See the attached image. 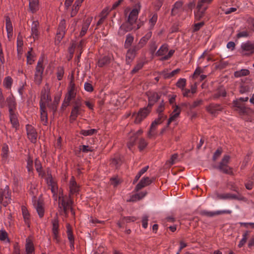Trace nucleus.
Returning a JSON list of instances; mask_svg holds the SVG:
<instances>
[{
	"label": "nucleus",
	"mask_w": 254,
	"mask_h": 254,
	"mask_svg": "<svg viewBox=\"0 0 254 254\" xmlns=\"http://www.w3.org/2000/svg\"><path fill=\"white\" fill-rule=\"evenodd\" d=\"M35 209L40 217H42L44 214V208L42 202L38 201L35 205Z\"/></svg>",
	"instance_id": "34"
},
{
	"label": "nucleus",
	"mask_w": 254,
	"mask_h": 254,
	"mask_svg": "<svg viewBox=\"0 0 254 254\" xmlns=\"http://www.w3.org/2000/svg\"><path fill=\"white\" fill-rule=\"evenodd\" d=\"M47 106L49 109V110L53 112V114L56 113L58 105L53 103L52 104H48Z\"/></svg>",
	"instance_id": "64"
},
{
	"label": "nucleus",
	"mask_w": 254,
	"mask_h": 254,
	"mask_svg": "<svg viewBox=\"0 0 254 254\" xmlns=\"http://www.w3.org/2000/svg\"><path fill=\"white\" fill-rule=\"evenodd\" d=\"M207 7H200L197 8V11L194 13L195 17L196 19L199 20L203 16Z\"/></svg>",
	"instance_id": "38"
},
{
	"label": "nucleus",
	"mask_w": 254,
	"mask_h": 254,
	"mask_svg": "<svg viewBox=\"0 0 254 254\" xmlns=\"http://www.w3.org/2000/svg\"><path fill=\"white\" fill-rule=\"evenodd\" d=\"M157 20V14H154L149 21V24L150 28H152L155 24Z\"/></svg>",
	"instance_id": "60"
},
{
	"label": "nucleus",
	"mask_w": 254,
	"mask_h": 254,
	"mask_svg": "<svg viewBox=\"0 0 254 254\" xmlns=\"http://www.w3.org/2000/svg\"><path fill=\"white\" fill-rule=\"evenodd\" d=\"M21 210L24 221L25 223L29 226L30 218L29 212L26 207L25 206H21Z\"/></svg>",
	"instance_id": "31"
},
{
	"label": "nucleus",
	"mask_w": 254,
	"mask_h": 254,
	"mask_svg": "<svg viewBox=\"0 0 254 254\" xmlns=\"http://www.w3.org/2000/svg\"><path fill=\"white\" fill-rule=\"evenodd\" d=\"M67 91L68 92H75L76 93V89L75 87V85L74 84V82L73 81V78L72 77L71 79L70 80V81L69 84V86L68 87Z\"/></svg>",
	"instance_id": "54"
},
{
	"label": "nucleus",
	"mask_w": 254,
	"mask_h": 254,
	"mask_svg": "<svg viewBox=\"0 0 254 254\" xmlns=\"http://www.w3.org/2000/svg\"><path fill=\"white\" fill-rule=\"evenodd\" d=\"M50 88L49 85L48 84H46L41 91V101L40 103V106L41 103L46 106V103L51 101V98L50 95Z\"/></svg>",
	"instance_id": "8"
},
{
	"label": "nucleus",
	"mask_w": 254,
	"mask_h": 254,
	"mask_svg": "<svg viewBox=\"0 0 254 254\" xmlns=\"http://www.w3.org/2000/svg\"><path fill=\"white\" fill-rule=\"evenodd\" d=\"M10 194L9 192V187L6 185L3 190H0V203L6 206L10 202Z\"/></svg>",
	"instance_id": "9"
},
{
	"label": "nucleus",
	"mask_w": 254,
	"mask_h": 254,
	"mask_svg": "<svg viewBox=\"0 0 254 254\" xmlns=\"http://www.w3.org/2000/svg\"><path fill=\"white\" fill-rule=\"evenodd\" d=\"M168 51V46L166 44H164L159 49L156 54L158 56L164 57L167 55Z\"/></svg>",
	"instance_id": "35"
},
{
	"label": "nucleus",
	"mask_w": 254,
	"mask_h": 254,
	"mask_svg": "<svg viewBox=\"0 0 254 254\" xmlns=\"http://www.w3.org/2000/svg\"><path fill=\"white\" fill-rule=\"evenodd\" d=\"M250 74V71L247 69H242L236 71L234 73L236 77H240L248 75Z\"/></svg>",
	"instance_id": "39"
},
{
	"label": "nucleus",
	"mask_w": 254,
	"mask_h": 254,
	"mask_svg": "<svg viewBox=\"0 0 254 254\" xmlns=\"http://www.w3.org/2000/svg\"><path fill=\"white\" fill-rule=\"evenodd\" d=\"M63 22H64V20L63 21ZM64 23H63V22H61L59 28H58V31L57 33L56 36V40L58 41L59 42H60L61 40L62 39V38L64 37V29L65 27L64 26Z\"/></svg>",
	"instance_id": "29"
},
{
	"label": "nucleus",
	"mask_w": 254,
	"mask_h": 254,
	"mask_svg": "<svg viewBox=\"0 0 254 254\" xmlns=\"http://www.w3.org/2000/svg\"><path fill=\"white\" fill-rule=\"evenodd\" d=\"M85 90L88 92H91L93 91V87L90 83L85 82L84 84Z\"/></svg>",
	"instance_id": "61"
},
{
	"label": "nucleus",
	"mask_w": 254,
	"mask_h": 254,
	"mask_svg": "<svg viewBox=\"0 0 254 254\" xmlns=\"http://www.w3.org/2000/svg\"><path fill=\"white\" fill-rule=\"evenodd\" d=\"M186 85V79L185 78H180L176 83V86L182 90H184Z\"/></svg>",
	"instance_id": "53"
},
{
	"label": "nucleus",
	"mask_w": 254,
	"mask_h": 254,
	"mask_svg": "<svg viewBox=\"0 0 254 254\" xmlns=\"http://www.w3.org/2000/svg\"><path fill=\"white\" fill-rule=\"evenodd\" d=\"M157 126H156V122H153L151 125L150 129L147 133V136L149 138H155L157 135L156 128Z\"/></svg>",
	"instance_id": "28"
},
{
	"label": "nucleus",
	"mask_w": 254,
	"mask_h": 254,
	"mask_svg": "<svg viewBox=\"0 0 254 254\" xmlns=\"http://www.w3.org/2000/svg\"><path fill=\"white\" fill-rule=\"evenodd\" d=\"M27 134L28 138L32 142H35L37 139V132L33 127L30 125L26 126Z\"/></svg>",
	"instance_id": "15"
},
{
	"label": "nucleus",
	"mask_w": 254,
	"mask_h": 254,
	"mask_svg": "<svg viewBox=\"0 0 254 254\" xmlns=\"http://www.w3.org/2000/svg\"><path fill=\"white\" fill-rule=\"evenodd\" d=\"M0 240L6 243L9 242L7 233L4 229L0 231Z\"/></svg>",
	"instance_id": "45"
},
{
	"label": "nucleus",
	"mask_w": 254,
	"mask_h": 254,
	"mask_svg": "<svg viewBox=\"0 0 254 254\" xmlns=\"http://www.w3.org/2000/svg\"><path fill=\"white\" fill-rule=\"evenodd\" d=\"M148 169V166H146L143 168H142L140 171L138 173V174L136 175L134 180L133 181V183L134 184L136 183L138 179L140 178V177L145 173L147 171V170Z\"/></svg>",
	"instance_id": "46"
},
{
	"label": "nucleus",
	"mask_w": 254,
	"mask_h": 254,
	"mask_svg": "<svg viewBox=\"0 0 254 254\" xmlns=\"http://www.w3.org/2000/svg\"><path fill=\"white\" fill-rule=\"evenodd\" d=\"M68 187L70 193L72 194L77 193L80 190V186L73 177H72L69 180Z\"/></svg>",
	"instance_id": "13"
},
{
	"label": "nucleus",
	"mask_w": 254,
	"mask_h": 254,
	"mask_svg": "<svg viewBox=\"0 0 254 254\" xmlns=\"http://www.w3.org/2000/svg\"><path fill=\"white\" fill-rule=\"evenodd\" d=\"M110 62V58L108 56H104L98 60L97 65L99 67H102L109 64Z\"/></svg>",
	"instance_id": "33"
},
{
	"label": "nucleus",
	"mask_w": 254,
	"mask_h": 254,
	"mask_svg": "<svg viewBox=\"0 0 254 254\" xmlns=\"http://www.w3.org/2000/svg\"><path fill=\"white\" fill-rule=\"evenodd\" d=\"M35 166L36 171L39 174V175L41 176V177H43L44 175V173L42 170V165L41 164L40 162L37 159H36L35 161Z\"/></svg>",
	"instance_id": "40"
},
{
	"label": "nucleus",
	"mask_w": 254,
	"mask_h": 254,
	"mask_svg": "<svg viewBox=\"0 0 254 254\" xmlns=\"http://www.w3.org/2000/svg\"><path fill=\"white\" fill-rule=\"evenodd\" d=\"M9 114L10 121L12 127L17 129L19 127V121L18 119V114L15 112H13Z\"/></svg>",
	"instance_id": "23"
},
{
	"label": "nucleus",
	"mask_w": 254,
	"mask_h": 254,
	"mask_svg": "<svg viewBox=\"0 0 254 254\" xmlns=\"http://www.w3.org/2000/svg\"><path fill=\"white\" fill-rule=\"evenodd\" d=\"M52 224H53V228H52L53 232H58V229H59L58 221L56 219H54L52 221Z\"/></svg>",
	"instance_id": "63"
},
{
	"label": "nucleus",
	"mask_w": 254,
	"mask_h": 254,
	"mask_svg": "<svg viewBox=\"0 0 254 254\" xmlns=\"http://www.w3.org/2000/svg\"><path fill=\"white\" fill-rule=\"evenodd\" d=\"M90 21L89 20H86L83 24L81 32L80 33V36H84L87 32L89 26L90 25Z\"/></svg>",
	"instance_id": "43"
},
{
	"label": "nucleus",
	"mask_w": 254,
	"mask_h": 254,
	"mask_svg": "<svg viewBox=\"0 0 254 254\" xmlns=\"http://www.w3.org/2000/svg\"><path fill=\"white\" fill-rule=\"evenodd\" d=\"M13 80L10 76H6L4 78L3 81V86L7 89H10L11 87Z\"/></svg>",
	"instance_id": "37"
},
{
	"label": "nucleus",
	"mask_w": 254,
	"mask_h": 254,
	"mask_svg": "<svg viewBox=\"0 0 254 254\" xmlns=\"http://www.w3.org/2000/svg\"><path fill=\"white\" fill-rule=\"evenodd\" d=\"M181 109L178 105H175V108L171 114V116L169 119L167 123V126H169L170 123L176 120L179 117L181 113Z\"/></svg>",
	"instance_id": "19"
},
{
	"label": "nucleus",
	"mask_w": 254,
	"mask_h": 254,
	"mask_svg": "<svg viewBox=\"0 0 254 254\" xmlns=\"http://www.w3.org/2000/svg\"><path fill=\"white\" fill-rule=\"evenodd\" d=\"M152 36V33L151 32H149L145 34L144 36L142 37L138 44L135 46L136 50H139L141 48H143L147 43L148 41L150 39Z\"/></svg>",
	"instance_id": "17"
},
{
	"label": "nucleus",
	"mask_w": 254,
	"mask_h": 254,
	"mask_svg": "<svg viewBox=\"0 0 254 254\" xmlns=\"http://www.w3.org/2000/svg\"><path fill=\"white\" fill-rule=\"evenodd\" d=\"M134 38L130 34L127 35L125 43V47L126 48H128L130 47L133 41Z\"/></svg>",
	"instance_id": "42"
},
{
	"label": "nucleus",
	"mask_w": 254,
	"mask_h": 254,
	"mask_svg": "<svg viewBox=\"0 0 254 254\" xmlns=\"http://www.w3.org/2000/svg\"><path fill=\"white\" fill-rule=\"evenodd\" d=\"M67 235L68 239L70 242V246L71 249H74V237L72 233L71 227L69 225H67Z\"/></svg>",
	"instance_id": "32"
},
{
	"label": "nucleus",
	"mask_w": 254,
	"mask_h": 254,
	"mask_svg": "<svg viewBox=\"0 0 254 254\" xmlns=\"http://www.w3.org/2000/svg\"><path fill=\"white\" fill-rule=\"evenodd\" d=\"M148 143L144 138H140L138 142V148L139 150H143L147 145Z\"/></svg>",
	"instance_id": "56"
},
{
	"label": "nucleus",
	"mask_w": 254,
	"mask_h": 254,
	"mask_svg": "<svg viewBox=\"0 0 254 254\" xmlns=\"http://www.w3.org/2000/svg\"><path fill=\"white\" fill-rule=\"evenodd\" d=\"M137 51L135 47L127 50L126 54V62L127 64H129L134 59Z\"/></svg>",
	"instance_id": "20"
},
{
	"label": "nucleus",
	"mask_w": 254,
	"mask_h": 254,
	"mask_svg": "<svg viewBox=\"0 0 254 254\" xmlns=\"http://www.w3.org/2000/svg\"><path fill=\"white\" fill-rule=\"evenodd\" d=\"M211 1H212L211 0H198L197 8H199L200 7H204V4H209Z\"/></svg>",
	"instance_id": "59"
},
{
	"label": "nucleus",
	"mask_w": 254,
	"mask_h": 254,
	"mask_svg": "<svg viewBox=\"0 0 254 254\" xmlns=\"http://www.w3.org/2000/svg\"><path fill=\"white\" fill-rule=\"evenodd\" d=\"M151 182L152 181L149 177H144L142 178L135 187L136 190L138 191L143 187L150 185Z\"/></svg>",
	"instance_id": "24"
},
{
	"label": "nucleus",
	"mask_w": 254,
	"mask_h": 254,
	"mask_svg": "<svg viewBox=\"0 0 254 254\" xmlns=\"http://www.w3.org/2000/svg\"><path fill=\"white\" fill-rule=\"evenodd\" d=\"M44 69L43 59H40L37 63L34 74V82L38 85H40L42 82Z\"/></svg>",
	"instance_id": "5"
},
{
	"label": "nucleus",
	"mask_w": 254,
	"mask_h": 254,
	"mask_svg": "<svg viewBox=\"0 0 254 254\" xmlns=\"http://www.w3.org/2000/svg\"><path fill=\"white\" fill-rule=\"evenodd\" d=\"M76 93L67 91L66 94L64 101L61 106V109L64 110L67 106L69 105L70 102L71 100L75 98L76 96Z\"/></svg>",
	"instance_id": "10"
},
{
	"label": "nucleus",
	"mask_w": 254,
	"mask_h": 254,
	"mask_svg": "<svg viewBox=\"0 0 254 254\" xmlns=\"http://www.w3.org/2000/svg\"><path fill=\"white\" fill-rule=\"evenodd\" d=\"M5 21L6 32H13L12 25L11 22L10 18L8 16L6 17Z\"/></svg>",
	"instance_id": "52"
},
{
	"label": "nucleus",
	"mask_w": 254,
	"mask_h": 254,
	"mask_svg": "<svg viewBox=\"0 0 254 254\" xmlns=\"http://www.w3.org/2000/svg\"><path fill=\"white\" fill-rule=\"evenodd\" d=\"M132 25L131 23H129L128 21L127 22L122 24L119 29V34L121 36L124 35L126 32L135 28Z\"/></svg>",
	"instance_id": "16"
},
{
	"label": "nucleus",
	"mask_w": 254,
	"mask_h": 254,
	"mask_svg": "<svg viewBox=\"0 0 254 254\" xmlns=\"http://www.w3.org/2000/svg\"><path fill=\"white\" fill-rule=\"evenodd\" d=\"M39 23L38 21H34L31 24L30 38H32L34 41L38 38L39 35Z\"/></svg>",
	"instance_id": "11"
},
{
	"label": "nucleus",
	"mask_w": 254,
	"mask_h": 254,
	"mask_svg": "<svg viewBox=\"0 0 254 254\" xmlns=\"http://www.w3.org/2000/svg\"><path fill=\"white\" fill-rule=\"evenodd\" d=\"M249 36V33L247 30L239 31L238 32V33L237 34V37L238 38H243V37H248Z\"/></svg>",
	"instance_id": "62"
},
{
	"label": "nucleus",
	"mask_w": 254,
	"mask_h": 254,
	"mask_svg": "<svg viewBox=\"0 0 254 254\" xmlns=\"http://www.w3.org/2000/svg\"><path fill=\"white\" fill-rule=\"evenodd\" d=\"M23 45V42L22 38L21 37L18 36L17 39V51L18 53L22 51Z\"/></svg>",
	"instance_id": "49"
},
{
	"label": "nucleus",
	"mask_w": 254,
	"mask_h": 254,
	"mask_svg": "<svg viewBox=\"0 0 254 254\" xmlns=\"http://www.w3.org/2000/svg\"><path fill=\"white\" fill-rule=\"evenodd\" d=\"M41 111V122L44 125H46L48 121L47 113L46 111L45 105L41 103L40 106Z\"/></svg>",
	"instance_id": "26"
},
{
	"label": "nucleus",
	"mask_w": 254,
	"mask_h": 254,
	"mask_svg": "<svg viewBox=\"0 0 254 254\" xmlns=\"http://www.w3.org/2000/svg\"><path fill=\"white\" fill-rule=\"evenodd\" d=\"M26 254H35L34 245L30 239H27L25 244Z\"/></svg>",
	"instance_id": "27"
},
{
	"label": "nucleus",
	"mask_w": 254,
	"mask_h": 254,
	"mask_svg": "<svg viewBox=\"0 0 254 254\" xmlns=\"http://www.w3.org/2000/svg\"><path fill=\"white\" fill-rule=\"evenodd\" d=\"M9 113L15 112L16 109V103L14 97L11 95L6 99Z\"/></svg>",
	"instance_id": "14"
},
{
	"label": "nucleus",
	"mask_w": 254,
	"mask_h": 254,
	"mask_svg": "<svg viewBox=\"0 0 254 254\" xmlns=\"http://www.w3.org/2000/svg\"><path fill=\"white\" fill-rule=\"evenodd\" d=\"M230 157L229 155H225L220 162L218 169L224 173L232 175V168L228 165Z\"/></svg>",
	"instance_id": "4"
},
{
	"label": "nucleus",
	"mask_w": 254,
	"mask_h": 254,
	"mask_svg": "<svg viewBox=\"0 0 254 254\" xmlns=\"http://www.w3.org/2000/svg\"><path fill=\"white\" fill-rule=\"evenodd\" d=\"M29 6L31 12H36L39 9V0H29Z\"/></svg>",
	"instance_id": "30"
},
{
	"label": "nucleus",
	"mask_w": 254,
	"mask_h": 254,
	"mask_svg": "<svg viewBox=\"0 0 254 254\" xmlns=\"http://www.w3.org/2000/svg\"><path fill=\"white\" fill-rule=\"evenodd\" d=\"M232 211L230 210H217L215 211H203L202 214L209 217H212L215 215H221L223 214H231Z\"/></svg>",
	"instance_id": "22"
},
{
	"label": "nucleus",
	"mask_w": 254,
	"mask_h": 254,
	"mask_svg": "<svg viewBox=\"0 0 254 254\" xmlns=\"http://www.w3.org/2000/svg\"><path fill=\"white\" fill-rule=\"evenodd\" d=\"M59 206L60 209L64 213H66L68 209L71 208L72 201L70 198L67 197H64L61 195L59 197Z\"/></svg>",
	"instance_id": "7"
},
{
	"label": "nucleus",
	"mask_w": 254,
	"mask_h": 254,
	"mask_svg": "<svg viewBox=\"0 0 254 254\" xmlns=\"http://www.w3.org/2000/svg\"><path fill=\"white\" fill-rule=\"evenodd\" d=\"M139 10V8H134L130 11L127 20L129 23L133 24L136 22V20L138 17Z\"/></svg>",
	"instance_id": "25"
},
{
	"label": "nucleus",
	"mask_w": 254,
	"mask_h": 254,
	"mask_svg": "<svg viewBox=\"0 0 254 254\" xmlns=\"http://www.w3.org/2000/svg\"><path fill=\"white\" fill-rule=\"evenodd\" d=\"M79 149L82 152H85V153H87L88 152H92L94 150V149L92 147H90L88 145L80 146Z\"/></svg>",
	"instance_id": "58"
},
{
	"label": "nucleus",
	"mask_w": 254,
	"mask_h": 254,
	"mask_svg": "<svg viewBox=\"0 0 254 254\" xmlns=\"http://www.w3.org/2000/svg\"><path fill=\"white\" fill-rule=\"evenodd\" d=\"M82 102L80 98H77L74 102V105L71 109L70 116V120L71 122L74 121L78 116L80 115L81 113L84 111L82 108Z\"/></svg>",
	"instance_id": "3"
},
{
	"label": "nucleus",
	"mask_w": 254,
	"mask_h": 254,
	"mask_svg": "<svg viewBox=\"0 0 254 254\" xmlns=\"http://www.w3.org/2000/svg\"><path fill=\"white\" fill-rule=\"evenodd\" d=\"M226 92L225 89L223 87L218 88L216 93L213 95V98L216 99L220 97H224L226 96Z\"/></svg>",
	"instance_id": "36"
},
{
	"label": "nucleus",
	"mask_w": 254,
	"mask_h": 254,
	"mask_svg": "<svg viewBox=\"0 0 254 254\" xmlns=\"http://www.w3.org/2000/svg\"><path fill=\"white\" fill-rule=\"evenodd\" d=\"M143 132V131L142 129H139L136 132L130 133L129 140L127 143V147L129 149H131V147L134 145L137 138V136L141 134Z\"/></svg>",
	"instance_id": "12"
},
{
	"label": "nucleus",
	"mask_w": 254,
	"mask_h": 254,
	"mask_svg": "<svg viewBox=\"0 0 254 254\" xmlns=\"http://www.w3.org/2000/svg\"><path fill=\"white\" fill-rule=\"evenodd\" d=\"M231 199L243 200L244 201H247L246 198L244 196H243L242 195L240 194V193H237V194H233L232 193Z\"/></svg>",
	"instance_id": "57"
},
{
	"label": "nucleus",
	"mask_w": 254,
	"mask_h": 254,
	"mask_svg": "<svg viewBox=\"0 0 254 254\" xmlns=\"http://www.w3.org/2000/svg\"><path fill=\"white\" fill-rule=\"evenodd\" d=\"M241 53L244 56H249L254 53V42L248 41L241 45Z\"/></svg>",
	"instance_id": "6"
},
{
	"label": "nucleus",
	"mask_w": 254,
	"mask_h": 254,
	"mask_svg": "<svg viewBox=\"0 0 254 254\" xmlns=\"http://www.w3.org/2000/svg\"><path fill=\"white\" fill-rule=\"evenodd\" d=\"M97 130L95 129H82L80 131V134L84 136L92 135L96 133Z\"/></svg>",
	"instance_id": "47"
},
{
	"label": "nucleus",
	"mask_w": 254,
	"mask_h": 254,
	"mask_svg": "<svg viewBox=\"0 0 254 254\" xmlns=\"http://www.w3.org/2000/svg\"><path fill=\"white\" fill-rule=\"evenodd\" d=\"M180 71V68H177L175 70H173L170 72H167V71H164L162 72V74L164 78H169L174 76L175 74H177Z\"/></svg>",
	"instance_id": "41"
},
{
	"label": "nucleus",
	"mask_w": 254,
	"mask_h": 254,
	"mask_svg": "<svg viewBox=\"0 0 254 254\" xmlns=\"http://www.w3.org/2000/svg\"><path fill=\"white\" fill-rule=\"evenodd\" d=\"M158 117L157 119L155 120L153 122H156V126H158L159 125L161 124V123L165 120L167 116L163 114L162 113H158Z\"/></svg>",
	"instance_id": "51"
},
{
	"label": "nucleus",
	"mask_w": 254,
	"mask_h": 254,
	"mask_svg": "<svg viewBox=\"0 0 254 254\" xmlns=\"http://www.w3.org/2000/svg\"><path fill=\"white\" fill-rule=\"evenodd\" d=\"M239 99H237L233 101L234 106L237 108L239 111L244 112L245 111V108L239 103Z\"/></svg>",
	"instance_id": "48"
},
{
	"label": "nucleus",
	"mask_w": 254,
	"mask_h": 254,
	"mask_svg": "<svg viewBox=\"0 0 254 254\" xmlns=\"http://www.w3.org/2000/svg\"><path fill=\"white\" fill-rule=\"evenodd\" d=\"M182 5L183 3L181 1L176 2L172 10V14L174 15L176 14L178 12V10L182 7Z\"/></svg>",
	"instance_id": "44"
},
{
	"label": "nucleus",
	"mask_w": 254,
	"mask_h": 254,
	"mask_svg": "<svg viewBox=\"0 0 254 254\" xmlns=\"http://www.w3.org/2000/svg\"><path fill=\"white\" fill-rule=\"evenodd\" d=\"M64 69L63 67L60 66L57 68V76L59 80L62 79L64 75Z\"/></svg>",
	"instance_id": "55"
},
{
	"label": "nucleus",
	"mask_w": 254,
	"mask_h": 254,
	"mask_svg": "<svg viewBox=\"0 0 254 254\" xmlns=\"http://www.w3.org/2000/svg\"><path fill=\"white\" fill-rule=\"evenodd\" d=\"M207 111L213 115H216L222 111V108L219 104H211L206 107Z\"/></svg>",
	"instance_id": "21"
},
{
	"label": "nucleus",
	"mask_w": 254,
	"mask_h": 254,
	"mask_svg": "<svg viewBox=\"0 0 254 254\" xmlns=\"http://www.w3.org/2000/svg\"><path fill=\"white\" fill-rule=\"evenodd\" d=\"M28 192L31 195L35 197L38 194V189L37 187V183L36 181L33 180L30 184L28 185Z\"/></svg>",
	"instance_id": "18"
},
{
	"label": "nucleus",
	"mask_w": 254,
	"mask_h": 254,
	"mask_svg": "<svg viewBox=\"0 0 254 254\" xmlns=\"http://www.w3.org/2000/svg\"><path fill=\"white\" fill-rule=\"evenodd\" d=\"M48 186L51 187V190L53 193V196L55 200L57 199V192L58 188L56 181L53 179L50 170L47 171V175L45 178Z\"/></svg>",
	"instance_id": "2"
},
{
	"label": "nucleus",
	"mask_w": 254,
	"mask_h": 254,
	"mask_svg": "<svg viewBox=\"0 0 254 254\" xmlns=\"http://www.w3.org/2000/svg\"><path fill=\"white\" fill-rule=\"evenodd\" d=\"M159 96L156 92H150L148 94V105L147 107L141 109L137 113H133L132 117L134 118V122L139 124L150 112L151 107L158 101Z\"/></svg>",
	"instance_id": "1"
},
{
	"label": "nucleus",
	"mask_w": 254,
	"mask_h": 254,
	"mask_svg": "<svg viewBox=\"0 0 254 254\" xmlns=\"http://www.w3.org/2000/svg\"><path fill=\"white\" fill-rule=\"evenodd\" d=\"M249 235V232L248 231H246L242 236V239L240 241L239 244H238V247L239 248L242 247L246 243L247 240V237Z\"/></svg>",
	"instance_id": "50"
}]
</instances>
